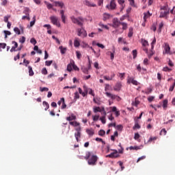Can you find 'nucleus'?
Instances as JSON below:
<instances>
[{
  "label": "nucleus",
  "instance_id": "nucleus-1",
  "mask_svg": "<svg viewBox=\"0 0 175 175\" xmlns=\"http://www.w3.org/2000/svg\"><path fill=\"white\" fill-rule=\"evenodd\" d=\"M71 21L72 22V23H75V25H78L79 26H81V29H78L77 31H78V36H79V37H81L83 34V37H86L88 36V33L87 31H85V29H83V19L81 17L79 18H75V16H71Z\"/></svg>",
  "mask_w": 175,
  "mask_h": 175
},
{
  "label": "nucleus",
  "instance_id": "nucleus-2",
  "mask_svg": "<svg viewBox=\"0 0 175 175\" xmlns=\"http://www.w3.org/2000/svg\"><path fill=\"white\" fill-rule=\"evenodd\" d=\"M85 160H88V163L90 165H96L98 159V157L96 154H92L91 152H86L85 156Z\"/></svg>",
  "mask_w": 175,
  "mask_h": 175
},
{
  "label": "nucleus",
  "instance_id": "nucleus-3",
  "mask_svg": "<svg viewBox=\"0 0 175 175\" xmlns=\"http://www.w3.org/2000/svg\"><path fill=\"white\" fill-rule=\"evenodd\" d=\"M170 14V9L166 5L163 7H161V12L159 15V18H165L167 15Z\"/></svg>",
  "mask_w": 175,
  "mask_h": 175
},
{
  "label": "nucleus",
  "instance_id": "nucleus-4",
  "mask_svg": "<svg viewBox=\"0 0 175 175\" xmlns=\"http://www.w3.org/2000/svg\"><path fill=\"white\" fill-rule=\"evenodd\" d=\"M50 21L53 25L57 26V27H60L61 25L59 22L57 16H50Z\"/></svg>",
  "mask_w": 175,
  "mask_h": 175
},
{
  "label": "nucleus",
  "instance_id": "nucleus-5",
  "mask_svg": "<svg viewBox=\"0 0 175 175\" xmlns=\"http://www.w3.org/2000/svg\"><path fill=\"white\" fill-rule=\"evenodd\" d=\"M106 8H108V10H114L116 8H117V4H116V0H111L109 5H106Z\"/></svg>",
  "mask_w": 175,
  "mask_h": 175
},
{
  "label": "nucleus",
  "instance_id": "nucleus-6",
  "mask_svg": "<svg viewBox=\"0 0 175 175\" xmlns=\"http://www.w3.org/2000/svg\"><path fill=\"white\" fill-rule=\"evenodd\" d=\"M106 157H111V159L120 157V154H118V150H117V149H114L113 152H112L109 154H107Z\"/></svg>",
  "mask_w": 175,
  "mask_h": 175
},
{
  "label": "nucleus",
  "instance_id": "nucleus-7",
  "mask_svg": "<svg viewBox=\"0 0 175 175\" xmlns=\"http://www.w3.org/2000/svg\"><path fill=\"white\" fill-rule=\"evenodd\" d=\"M107 97H110L112 100H115L116 98L117 101H120L121 97L120 96H117L116 94H112L111 93H109V92H106L105 93Z\"/></svg>",
  "mask_w": 175,
  "mask_h": 175
},
{
  "label": "nucleus",
  "instance_id": "nucleus-8",
  "mask_svg": "<svg viewBox=\"0 0 175 175\" xmlns=\"http://www.w3.org/2000/svg\"><path fill=\"white\" fill-rule=\"evenodd\" d=\"M168 82H171L172 85L170 88H169L170 92H173L174 88H175V79H173V78H169L167 79Z\"/></svg>",
  "mask_w": 175,
  "mask_h": 175
},
{
  "label": "nucleus",
  "instance_id": "nucleus-9",
  "mask_svg": "<svg viewBox=\"0 0 175 175\" xmlns=\"http://www.w3.org/2000/svg\"><path fill=\"white\" fill-rule=\"evenodd\" d=\"M55 7H60V8H64V3L63 1H54L53 3Z\"/></svg>",
  "mask_w": 175,
  "mask_h": 175
},
{
  "label": "nucleus",
  "instance_id": "nucleus-10",
  "mask_svg": "<svg viewBox=\"0 0 175 175\" xmlns=\"http://www.w3.org/2000/svg\"><path fill=\"white\" fill-rule=\"evenodd\" d=\"M133 83V85H137L139 84V83L137 82V81H136L135 79H134V78H128L127 80V83Z\"/></svg>",
  "mask_w": 175,
  "mask_h": 175
},
{
  "label": "nucleus",
  "instance_id": "nucleus-11",
  "mask_svg": "<svg viewBox=\"0 0 175 175\" xmlns=\"http://www.w3.org/2000/svg\"><path fill=\"white\" fill-rule=\"evenodd\" d=\"M115 77H116L115 72H111L110 77L105 76V77H103V78H104V79H105L106 81H112L113 78H115Z\"/></svg>",
  "mask_w": 175,
  "mask_h": 175
},
{
  "label": "nucleus",
  "instance_id": "nucleus-12",
  "mask_svg": "<svg viewBox=\"0 0 175 175\" xmlns=\"http://www.w3.org/2000/svg\"><path fill=\"white\" fill-rule=\"evenodd\" d=\"M122 85L120 82H117V83L115 85L113 90L116 92H119L121 90Z\"/></svg>",
  "mask_w": 175,
  "mask_h": 175
},
{
  "label": "nucleus",
  "instance_id": "nucleus-13",
  "mask_svg": "<svg viewBox=\"0 0 175 175\" xmlns=\"http://www.w3.org/2000/svg\"><path fill=\"white\" fill-rule=\"evenodd\" d=\"M150 16H152V14H150V11H148V12H144V22H146L147 19H148V18H150Z\"/></svg>",
  "mask_w": 175,
  "mask_h": 175
},
{
  "label": "nucleus",
  "instance_id": "nucleus-14",
  "mask_svg": "<svg viewBox=\"0 0 175 175\" xmlns=\"http://www.w3.org/2000/svg\"><path fill=\"white\" fill-rule=\"evenodd\" d=\"M84 4L88 7H96V4L91 3L90 1H88V0H85V1H84Z\"/></svg>",
  "mask_w": 175,
  "mask_h": 175
},
{
  "label": "nucleus",
  "instance_id": "nucleus-15",
  "mask_svg": "<svg viewBox=\"0 0 175 175\" xmlns=\"http://www.w3.org/2000/svg\"><path fill=\"white\" fill-rule=\"evenodd\" d=\"M111 108H112L111 111H112V112H115L116 116V117L120 116V111L117 110V107H112Z\"/></svg>",
  "mask_w": 175,
  "mask_h": 175
},
{
  "label": "nucleus",
  "instance_id": "nucleus-16",
  "mask_svg": "<svg viewBox=\"0 0 175 175\" xmlns=\"http://www.w3.org/2000/svg\"><path fill=\"white\" fill-rule=\"evenodd\" d=\"M60 15L62 16V21L63 23H66V17L64 15V10H60Z\"/></svg>",
  "mask_w": 175,
  "mask_h": 175
},
{
  "label": "nucleus",
  "instance_id": "nucleus-17",
  "mask_svg": "<svg viewBox=\"0 0 175 175\" xmlns=\"http://www.w3.org/2000/svg\"><path fill=\"white\" fill-rule=\"evenodd\" d=\"M113 25L115 26V27H119V26L121 25V22H120V21H118V19H113Z\"/></svg>",
  "mask_w": 175,
  "mask_h": 175
},
{
  "label": "nucleus",
  "instance_id": "nucleus-18",
  "mask_svg": "<svg viewBox=\"0 0 175 175\" xmlns=\"http://www.w3.org/2000/svg\"><path fill=\"white\" fill-rule=\"evenodd\" d=\"M133 36V27H129L128 37L130 38Z\"/></svg>",
  "mask_w": 175,
  "mask_h": 175
},
{
  "label": "nucleus",
  "instance_id": "nucleus-19",
  "mask_svg": "<svg viewBox=\"0 0 175 175\" xmlns=\"http://www.w3.org/2000/svg\"><path fill=\"white\" fill-rule=\"evenodd\" d=\"M170 46L169 44H165V53H170Z\"/></svg>",
  "mask_w": 175,
  "mask_h": 175
},
{
  "label": "nucleus",
  "instance_id": "nucleus-20",
  "mask_svg": "<svg viewBox=\"0 0 175 175\" xmlns=\"http://www.w3.org/2000/svg\"><path fill=\"white\" fill-rule=\"evenodd\" d=\"M86 133L89 135H94V131L93 129H87Z\"/></svg>",
  "mask_w": 175,
  "mask_h": 175
},
{
  "label": "nucleus",
  "instance_id": "nucleus-21",
  "mask_svg": "<svg viewBox=\"0 0 175 175\" xmlns=\"http://www.w3.org/2000/svg\"><path fill=\"white\" fill-rule=\"evenodd\" d=\"M61 100H62V109H64L65 108H66L67 105L65 103V98H64V97H62L61 98Z\"/></svg>",
  "mask_w": 175,
  "mask_h": 175
},
{
  "label": "nucleus",
  "instance_id": "nucleus-22",
  "mask_svg": "<svg viewBox=\"0 0 175 175\" xmlns=\"http://www.w3.org/2000/svg\"><path fill=\"white\" fill-rule=\"evenodd\" d=\"M120 25L122 26V30H126L128 29V23H125L124 22H120Z\"/></svg>",
  "mask_w": 175,
  "mask_h": 175
},
{
  "label": "nucleus",
  "instance_id": "nucleus-23",
  "mask_svg": "<svg viewBox=\"0 0 175 175\" xmlns=\"http://www.w3.org/2000/svg\"><path fill=\"white\" fill-rule=\"evenodd\" d=\"M28 68H29V76L30 77H32L33 75H34V72L33 71V68L31 66H28Z\"/></svg>",
  "mask_w": 175,
  "mask_h": 175
},
{
  "label": "nucleus",
  "instance_id": "nucleus-24",
  "mask_svg": "<svg viewBox=\"0 0 175 175\" xmlns=\"http://www.w3.org/2000/svg\"><path fill=\"white\" fill-rule=\"evenodd\" d=\"M141 126L139 124V122L137 120H135V124L133 126V129L135 130L136 129H140Z\"/></svg>",
  "mask_w": 175,
  "mask_h": 175
},
{
  "label": "nucleus",
  "instance_id": "nucleus-25",
  "mask_svg": "<svg viewBox=\"0 0 175 175\" xmlns=\"http://www.w3.org/2000/svg\"><path fill=\"white\" fill-rule=\"evenodd\" d=\"M59 49H60L62 55H64L67 51L66 48H64L63 46H59Z\"/></svg>",
  "mask_w": 175,
  "mask_h": 175
},
{
  "label": "nucleus",
  "instance_id": "nucleus-26",
  "mask_svg": "<svg viewBox=\"0 0 175 175\" xmlns=\"http://www.w3.org/2000/svg\"><path fill=\"white\" fill-rule=\"evenodd\" d=\"M167 104H168V100H167V99L163 100V107L164 109H167Z\"/></svg>",
  "mask_w": 175,
  "mask_h": 175
},
{
  "label": "nucleus",
  "instance_id": "nucleus-27",
  "mask_svg": "<svg viewBox=\"0 0 175 175\" xmlns=\"http://www.w3.org/2000/svg\"><path fill=\"white\" fill-rule=\"evenodd\" d=\"M44 4L46 5L48 10H51L53 7V5L50 3H48V1H44Z\"/></svg>",
  "mask_w": 175,
  "mask_h": 175
},
{
  "label": "nucleus",
  "instance_id": "nucleus-28",
  "mask_svg": "<svg viewBox=\"0 0 175 175\" xmlns=\"http://www.w3.org/2000/svg\"><path fill=\"white\" fill-rule=\"evenodd\" d=\"M110 18V14H103V21H107V19Z\"/></svg>",
  "mask_w": 175,
  "mask_h": 175
},
{
  "label": "nucleus",
  "instance_id": "nucleus-29",
  "mask_svg": "<svg viewBox=\"0 0 175 175\" xmlns=\"http://www.w3.org/2000/svg\"><path fill=\"white\" fill-rule=\"evenodd\" d=\"M75 138H76L77 141L79 142V137H81V133L77 131V133H75Z\"/></svg>",
  "mask_w": 175,
  "mask_h": 175
},
{
  "label": "nucleus",
  "instance_id": "nucleus-30",
  "mask_svg": "<svg viewBox=\"0 0 175 175\" xmlns=\"http://www.w3.org/2000/svg\"><path fill=\"white\" fill-rule=\"evenodd\" d=\"M14 31L16 34H18V36H20V34H21V31L20 29H18V27H14Z\"/></svg>",
  "mask_w": 175,
  "mask_h": 175
},
{
  "label": "nucleus",
  "instance_id": "nucleus-31",
  "mask_svg": "<svg viewBox=\"0 0 175 175\" xmlns=\"http://www.w3.org/2000/svg\"><path fill=\"white\" fill-rule=\"evenodd\" d=\"M139 104H140V101H139L138 97H136V98H135L134 105H135V107H137V105H139Z\"/></svg>",
  "mask_w": 175,
  "mask_h": 175
},
{
  "label": "nucleus",
  "instance_id": "nucleus-32",
  "mask_svg": "<svg viewBox=\"0 0 175 175\" xmlns=\"http://www.w3.org/2000/svg\"><path fill=\"white\" fill-rule=\"evenodd\" d=\"M43 105L46 106L45 107V111H47V109H49L50 105L49 104V103H47V101H43Z\"/></svg>",
  "mask_w": 175,
  "mask_h": 175
},
{
  "label": "nucleus",
  "instance_id": "nucleus-33",
  "mask_svg": "<svg viewBox=\"0 0 175 175\" xmlns=\"http://www.w3.org/2000/svg\"><path fill=\"white\" fill-rule=\"evenodd\" d=\"M142 44L143 46H147V45H149L148 41L146 40L142 39Z\"/></svg>",
  "mask_w": 175,
  "mask_h": 175
},
{
  "label": "nucleus",
  "instance_id": "nucleus-34",
  "mask_svg": "<svg viewBox=\"0 0 175 175\" xmlns=\"http://www.w3.org/2000/svg\"><path fill=\"white\" fill-rule=\"evenodd\" d=\"M81 71L84 74H88V68L87 67H81Z\"/></svg>",
  "mask_w": 175,
  "mask_h": 175
},
{
  "label": "nucleus",
  "instance_id": "nucleus-35",
  "mask_svg": "<svg viewBox=\"0 0 175 175\" xmlns=\"http://www.w3.org/2000/svg\"><path fill=\"white\" fill-rule=\"evenodd\" d=\"M70 124H71V126H79L80 123H79L77 121H74V122H70Z\"/></svg>",
  "mask_w": 175,
  "mask_h": 175
},
{
  "label": "nucleus",
  "instance_id": "nucleus-36",
  "mask_svg": "<svg viewBox=\"0 0 175 175\" xmlns=\"http://www.w3.org/2000/svg\"><path fill=\"white\" fill-rule=\"evenodd\" d=\"M74 46L75 47L80 46V42H79V41H78V40H77V39L75 40V41H74Z\"/></svg>",
  "mask_w": 175,
  "mask_h": 175
},
{
  "label": "nucleus",
  "instance_id": "nucleus-37",
  "mask_svg": "<svg viewBox=\"0 0 175 175\" xmlns=\"http://www.w3.org/2000/svg\"><path fill=\"white\" fill-rule=\"evenodd\" d=\"M93 109H94V112L95 113L101 112L100 107H95L94 108H93Z\"/></svg>",
  "mask_w": 175,
  "mask_h": 175
},
{
  "label": "nucleus",
  "instance_id": "nucleus-38",
  "mask_svg": "<svg viewBox=\"0 0 175 175\" xmlns=\"http://www.w3.org/2000/svg\"><path fill=\"white\" fill-rule=\"evenodd\" d=\"M33 21H31V22H30V27H33V26H34L35 23H36V16H33Z\"/></svg>",
  "mask_w": 175,
  "mask_h": 175
},
{
  "label": "nucleus",
  "instance_id": "nucleus-39",
  "mask_svg": "<svg viewBox=\"0 0 175 175\" xmlns=\"http://www.w3.org/2000/svg\"><path fill=\"white\" fill-rule=\"evenodd\" d=\"M12 44H14V52L17 51L16 48L18 47V44L16 41H12Z\"/></svg>",
  "mask_w": 175,
  "mask_h": 175
},
{
  "label": "nucleus",
  "instance_id": "nucleus-40",
  "mask_svg": "<svg viewBox=\"0 0 175 175\" xmlns=\"http://www.w3.org/2000/svg\"><path fill=\"white\" fill-rule=\"evenodd\" d=\"M76 53H77V58L79 59H81L82 55H81V52L79 51H77Z\"/></svg>",
  "mask_w": 175,
  "mask_h": 175
},
{
  "label": "nucleus",
  "instance_id": "nucleus-41",
  "mask_svg": "<svg viewBox=\"0 0 175 175\" xmlns=\"http://www.w3.org/2000/svg\"><path fill=\"white\" fill-rule=\"evenodd\" d=\"M100 120H101L102 123L103 124H105L107 120H106V118H105V116H101V118H100Z\"/></svg>",
  "mask_w": 175,
  "mask_h": 175
},
{
  "label": "nucleus",
  "instance_id": "nucleus-42",
  "mask_svg": "<svg viewBox=\"0 0 175 175\" xmlns=\"http://www.w3.org/2000/svg\"><path fill=\"white\" fill-rule=\"evenodd\" d=\"M163 71H168L169 72H170L171 71H172V68H170L169 67H163Z\"/></svg>",
  "mask_w": 175,
  "mask_h": 175
},
{
  "label": "nucleus",
  "instance_id": "nucleus-43",
  "mask_svg": "<svg viewBox=\"0 0 175 175\" xmlns=\"http://www.w3.org/2000/svg\"><path fill=\"white\" fill-rule=\"evenodd\" d=\"M163 26H164L163 22H161V23H159V30L160 32H161V30H162Z\"/></svg>",
  "mask_w": 175,
  "mask_h": 175
},
{
  "label": "nucleus",
  "instance_id": "nucleus-44",
  "mask_svg": "<svg viewBox=\"0 0 175 175\" xmlns=\"http://www.w3.org/2000/svg\"><path fill=\"white\" fill-rule=\"evenodd\" d=\"M96 141H98L99 142H102V144H105V141H103V138H99L98 137H96Z\"/></svg>",
  "mask_w": 175,
  "mask_h": 175
},
{
  "label": "nucleus",
  "instance_id": "nucleus-45",
  "mask_svg": "<svg viewBox=\"0 0 175 175\" xmlns=\"http://www.w3.org/2000/svg\"><path fill=\"white\" fill-rule=\"evenodd\" d=\"M126 18H129V15H126H126H123V16H122L120 18L121 22H123V21H125V19H126Z\"/></svg>",
  "mask_w": 175,
  "mask_h": 175
},
{
  "label": "nucleus",
  "instance_id": "nucleus-46",
  "mask_svg": "<svg viewBox=\"0 0 175 175\" xmlns=\"http://www.w3.org/2000/svg\"><path fill=\"white\" fill-rule=\"evenodd\" d=\"M133 59H136L137 56V51L136 49L133 51Z\"/></svg>",
  "mask_w": 175,
  "mask_h": 175
},
{
  "label": "nucleus",
  "instance_id": "nucleus-47",
  "mask_svg": "<svg viewBox=\"0 0 175 175\" xmlns=\"http://www.w3.org/2000/svg\"><path fill=\"white\" fill-rule=\"evenodd\" d=\"M83 90L85 92V96H87L88 93V86H86V85H83Z\"/></svg>",
  "mask_w": 175,
  "mask_h": 175
},
{
  "label": "nucleus",
  "instance_id": "nucleus-48",
  "mask_svg": "<svg viewBox=\"0 0 175 175\" xmlns=\"http://www.w3.org/2000/svg\"><path fill=\"white\" fill-rule=\"evenodd\" d=\"M105 130H99L98 131V135H101V136H103L105 135Z\"/></svg>",
  "mask_w": 175,
  "mask_h": 175
},
{
  "label": "nucleus",
  "instance_id": "nucleus-49",
  "mask_svg": "<svg viewBox=\"0 0 175 175\" xmlns=\"http://www.w3.org/2000/svg\"><path fill=\"white\" fill-rule=\"evenodd\" d=\"M156 139H157V137H150L148 142H152V141H156Z\"/></svg>",
  "mask_w": 175,
  "mask_h": 175
},
{
  "label": "nucleus",
  "instance_id": "nucleus-50",
  "mask_svg": "<svg viewBox=\"0 0 175 175\" xmlns=\"http://www.w3.org/2000/svg\"><path fill=\"white\" fill-rule=\"evenodd\" d=\"M124 76H125V72H120V73L119 74V77H120V78L121 80L124 79Z\"/></svg>",
  "mask_w": 175,
  "mask_h": 175
},
{
  "label": "nucleus",
  "instance_id": "nucleus-51",
  "mask_svg": "<svg viewBox=\"0 0 175 175\" xmlns=\"http://www.w3.org/2000/svg\"><path fill=\"white\" fill-rule=\"evenodd\" d=\"M72 70V64H68V66H67V71L71 72Z\"/></svg>",
  "mask_w": 175,
  "mask_h": 175
},
{
  "label": "nucleus",
  "instance_id": "nucleus-52",
  "mask_svg": "<svg viewBox=\"0 0 175 175\" xmlns=\"http://www.w3.org/2000/svg\"><path fill=\"white\" fill-rule=\"evenodd\" d=\"M160 134L163 135H165L167 134V130L166 129H162L161 131L160 132Z\"/></svg>",
  "mask_w": 175,
  "mask_h": 175
},
{
  "label": "nucleus",
  "instance_id": "nucleus-53",
  "mask_svg": "<svg viewBox=\"0 0 175 175\" xmlns=\"http://www.w3.org/2000/svg\"><path fill=\"white\" fill-rule=\"evenodd\" d=\"M42 74H44V75H46L48 74V71L46 68H42Z\"/></svg>",
  "mask_w": 175,
  "mask_h": 175
},
{
  "label": "nucleus",
  "instance_id": "nucleus-54",
  "mask_svg": "<svg viewBox=\"0 0 175 175\" xmlns=\"http://www.w3.org/2000/svg\"><path fill=\"white\" fill-rule=\"evenodd\" d=\"M99 118H100L99 115H95V116H93L94 122H96L97 120H98Z\"/></svg>",
  "mask_w": 175,
  "mask_h": 175
},
{
  "label": "nucleus",
  "instance_id": "nucleus-55",
  "mask_svg": "<svg viewBox=\"0 0 175 175\" xmlns=\"http://www.w3.org/2000/svg\"><path fill=\"white\" fill-rule=\"evenodd\" d=\"M30 42H31V44H33V45H36V44H37V41H36V40L35 38H31V39L30 40Z\"/></svg>",
  "mask_w": 175,
  "mask_h": 175
},
{
  "label": "nucleus",
  "instance_id": "nucleus-56",
  "mask_svg": "<svg viewBox=\"0 0 175 175\" xmlns=\"http://www.w3.org/2000/svg\"><path fill=\"white\" fill-rule=\"evenodd\" d=\"M29 11H30L29 8H26L23 12V14H25L26 16H27V15H29Z\"/></svg>",
  "mask_w": 175,
  "mask_h": 175
},
{
  "label": "nucleus",
  "instance_id": "nucleus-57",
  "mask_svg": "<svg viewBox=\"0 0 175 175\" xmlns=\"http://www.w3.org/2000/svg\"><path fill=\"white\" fill-rule=\"evenodd\" d=\"M49 88H40V91L41 92H49Z\"/></svg>",
  "mask_w": 175,
  "mask_h": 175
},
{
  "label": "nucleus",
  "instance_id": "nucleus-58",
  "mask_svg": "<svg viewBox=\"0 0 175 175\" xmlns=\"http://www.w3.org/2000/svg\"><path fill=\"white\" fill-rule=\"evenodd\" d=\"M75 98H80V94H79L78 92H75V96H74Z\"/></svg>",
  "mask_w": 175,
  "mask_h": 175
},
{
  "label": "nucleus",
  "instance_id": "nucleus-59",
  "mask_svg": "<svg viewBox=\"0 0 175 175\" xmlns=\"http://www.w3.org/2000/svg\"><path fill=\"white\" fill-rule=\"evenodd\" d=\"M52 63H53V60H50V61L46 60V62H45V64L46 66H51Z\"/></svg>",
  "mask_w": 175,
  "mask_h": 175
},
{
  "label": "nucleus",
  "instance_id": "nucleus-60",
  "mask_svg": "<svg viewBox=\"0 0 175 175\" xmlns=\"http://www.w3.org/2000/svg\"><path fill=\"white\" fill-rule=\"evenodd\" d=\"M156 42H157V40H156V38H154V40H153V41L151 42L152 49L154 48V45L156 44Z\"/></svg>",
  "mask_w": 175,
  "mask_h": 175
},
{
  "label": "nucleus",
  "instance_id": "nucleus-61",
  "mask_svg": "<svg viewBox=\"0 0 175 175\" xmlns=\"http://www.w3.org/2000/svg\"><path fill=\"white\" fill-rule=\"evenodd\" d=\"M140 135L139 134V133H135V135H134V139H138L139 138Z\"/></svg>",
  "mask_w": 175,
  "mask_h": 175
},
{
  "label": "nucleus",
  "instance_id": "nucleus-62",
  "mask_svg": "<svg viewBox=\"0 0 175 175\" xmlns=\"http://www.w3.org/2000/svg\"><path fill=\"white\" fill-rule=\"evenodd\" d=\"M77 116L75 113H71V120H76Z\"/></svg>",
  "mask_w": 175,
  "mask_h": 175
},
{
  "label": "nucleus",
  "instance_id": "nucleus-63",
  "mask_svg": "<svg viewBox=\"0 0 175 175\" xmlns=\"http://www.w3.org/2000/svg\"><path fill=\"white\" fill-rule=\"evenodd\" d=\"M9 18H10V16H4V18H3L4 22L7 24H8V22Z\"/></svg>",
  "mask_w": 175,
  "mask_h": 175
},
{
  "label": "nucleus",
  "instance_id": "nucleus-64",
  "mask_svg": "<svg viewBox=\"0 0 175 175\" xmlns=\"http://www.w3.org/2000/svg\"><path fill=\"white\" fill-rule=\"evenodd\" d=\"M25 37H22V38L20 40V42H21V44H24V42H25Z\"/></svg>",
  "mask_w": 175,
  "mask_h": 175
}]
</instances>
